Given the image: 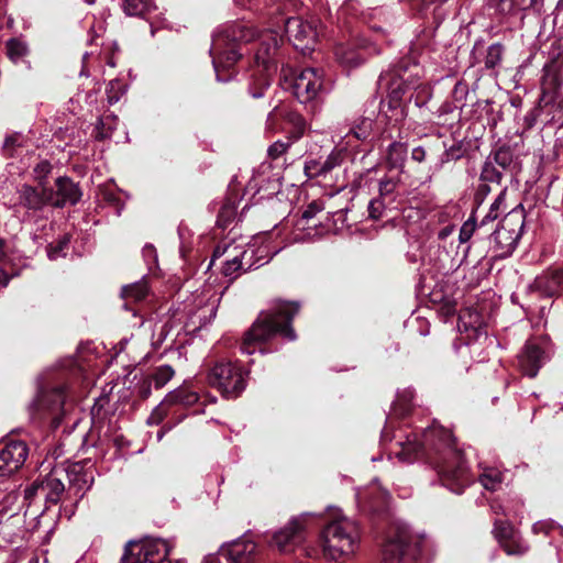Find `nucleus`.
<instances>
[{"mask_svg": "<svg viewBox=\"0 0 563 563\" xmlns=\"http://www.w3.org/2000/svg\"><path fill=\"white\" fill-rule=\"evenodd\" d=\"M421 437L422 440L415 433L407 435L405 440L400 439L397 442L400 450L395 452L397 459L405 463H412L423 449L429 448L432 451V463L441 484L454 494H462L472 483V476L451 432L442 427L432 426L424 429Z\"/></svg>", "mask_w": 563, "mask_h": 563, "instance_id": "f257e3e1", "label": "nucleus"}, {"mask_svg": "<svg viewBox=\"0 0 563 563\" xmlns=\"http://www.w3.org/2000/svg\"><path fill=\"white\" fill-rule=\"evenodd\" d=\"M423 68L409 58H402L390 69L382 73L379 85L388 91L390 103L394 107L401 101L406 93H409V101L415 106L422 108L431 98V87L422 80Z\"/></svg>", "mask_w": 563, "mask_h": 563, "instance_id": "f03ea898", "label": "nucleus"}, {"mask_svg": "<svg viewBox=\"0 0 563 563\" xmlns=\"http://www.w3.org/2000/svg\"><path fill=\"white\" fill-rule=\"evenodd\" d=\"M299 311L296 302L278 301L274 307L260 314L252 328L245 333L240 350L243 354H253L257 346L279 334L288 341L296 340L291 321Z\"/></svg>", "mask_w": 563, "mask_h": 563, "instance_id": "7ed1b4c3", "label": "nucleus"}, {"mask_svg": "<svg viewBox=\"0 0 563 563\" xmlns=\"http://www.w3.org/2000/svg\"><path fill=\"white\" fill-rule=\"evenodd\" d=\"M256 35V31L243 22L225 25L213 33L210 54L218 81L227 82L232 79L231 73L223 76L222 71L230 70L241 58L240 44L253 41Z\"/></svg>", "mask_w": 563, "mask_h": 563, "instance_id": "20e7f679", "label": "nucleus"}, {"mask_svg": "<svg viewBox=\"0 0 563 563\" xmlns=\"http://www.w3.org/2000/svg\"><path fill=\"white\" fill-rule=\"evenodd\" d=\"M361 531L357 522L345 516L334 517L321 532L323 554L330 560L350 555L357 549Z\"/></svg>", "mask_w": 563, "mask_h": 563, "instance_id": "39448f33", "label": "nucleus"}, {"mask_svg": "<svg viewBox=\"0 0 563 563\" xmlns=\"http://www.w3.org/2000/svg\"><path fill=\"white\" fill-rule=\"evenodd\" d=\"M73 401L70 393L64 385L40 388L35 399L29 406V412L33 420H42L48 416L56 420Z\"/></svg>", "mask_w": 563, "mask_h": 563, "instance_id": "423d86ee", "label": "nucleus"}, {"mask_svg": "<svg viewBox=\"0 0 563 563\" xmlns=\"http://www.w3.org/2000/svg\"><path fill=\"white\" fill-rule=\"evenodd\" d=\"M525 228L522 210L514 209L506 214L492 235V249L497 257H507L516 250Z\"/></svg>", "mask_w": 563, "mask_h": 563, "instance_id": "0eeeda50", "label": "nucleus"}, {"mask_svg": "<svg viewBox=\"0 0 563 563\" xmlns=\"http://www.w3.org/2000/svg\"><path fill=\"white\" fill-rule=\"evenodd\" d=\"M245 373L232 362H219L208 373V382L227 398L238 397L246 386Z\"/></svg>", "mask_w": 563, "mask_h": 563, "instance_id": "6e6552de", "label": "nucleus"}, {"mask_svg": "<svg viewBox=\"0 0 563 563\" xmlns=\"http://www.w3.org/2000/svg\"><path fill=\"white\" fill-rule=\"evenodd\" d=\"M224 255L225 260L222 264V274L231 280L235 279L242 273L262 265H256V263L253 262V251L250 252L243 245L224 244L218 245L214 249L209 267L213 265L217 258Z\"/></svg>", "mask_w": 563, "mask_h": 563, "instance_id": "1a4fd4ad", "label": "nucleus"}, {"mask_svg": "<svg viewBox=\"0 0 563 563\" xmlns=\"http://www.w3.org/2000/svg\"><path fill=\"white\" fill-rule=\"evenodd\" d=\"M170 551L167 541L159 538L131 540L125 545L123 563H162Z\"/></svg>", "mask_w": 563, "mask_h": 563, "instance_id": "9d476101", "label": "nucleus"}, {"mask_svg": "<svg viewBox=\"0 0 563 563\" xmlns=\"http://www.w3.org/2000/svg\"><path fill=\"white\" fill-rule=\"evenodd\" d=\"M260 46L255 52V62L267 75L262 79L258 88H250L253 98H261L264 96V91L269 87V80L267 76L273 69H275V56L277 55L279 44L283 42V37L273 30H267L258 35Z\"/></svg>", "mask_w": 563, "mask_h": 563, "instance_id": "9b49d317", "label": "nucleus"}, {"mask_svg": "<svg viewBox=\"0 0 563 563\" xmlns=\"http://www.w3.org/2000/svg\"><path fill=\"white\" fill-rule=\"evenodd\" d=\"M319 515L303 512L290 519V521L274 534L273 542L282 552H289L294 547L305 540L307 531L316 526Z\"/></svg>", "mask_w": 563, "mask_h": 563, "instance_id": "f8f14e48", "label": "nucleus"}, {"mask_svg": "<svg viewBox=\"0 0 563 563\" xmlns=\"http://www.w3.org/2000/svg\"><path fill=\"white\" fill-rule=\"evenodd\" d=\"M286 89H291L299 102L312 101L322 88V73L316 68H306L301 71H291V78L285 75Z\"/></svg>", "mask_w": 563, "mask_h": 563, "instance_id": "ddd939ff", "label": "nucleus"}, {"mask_svg": "<svg viewBox=\"0 0 563 563\" xmlns=\"http://www.w3.org/2000/svg\"><path fill=\"white\" fill-rule=\"evenodd\" d=\"M285 32L292 45L302 52L311 49L318 36L316 26L301 18H288Z\"/></svg>", "mask_w": 563, "mask_h": 563, "instance_id": "4468645a", "label": "nucleus"}, {"mask_svg": "<svg viewBox=\"0 0 563 563\" xmlns=\"http://www.w3.org/2000/svg\"><path fill=\"white\" fill-rule=\"evenodd\" d=\"M65 492V485L55 473L48 474L42 481H35L25 489V498L31 499L36 495L44 497L46 504L56 505L60 501Z\"/></svg>", "mask_w": 563, "mask_h": 563, "instance_id": "2eb2a0df", "label": "nucleus"}, {"mask_svg": "<svg viewBox=\"0 0 563 563\" xmlns=\"http://www.w3.org/2000/svg\"><path fill=\"white\" fill-rule=\"evenodd\" d=\"M220 552L229 563H260L257 545L247 538L236 539L222 545Z\"/></svg>", "mask_w": 563, "mask_h": 563, "instance_id": "dca6fc26", "label": "nucleus"}, {"mask_svg": "<svg viewBox=\"0 0 563 563\" xmlns=\"http://www.w3.org/2000/svg\"><path fill=\"white\" fill-rule=\"evenodd\" d=\"M27 446L23 441H10L0 449V477L10 476L25 462Z\"/></svg>", "mask_w": 563, "mask_h": 563, "instance_id": "f3484780", "label": "nucleus"}, {"mask_svg": "<svg viewBox=\"0 0 563 563\" xmlns=\"http://www.w3.org/2000/svg\"><path fill=\"white\" fill-rule=\"evenodd\" d=\"M410 532L406 527H396L393 530L384 545L383 560L385 563H398L404 558L407 547L410 542Z\"/></svg>", "mask_w": 563, "mask_h": 563, "instance_id": "a211bd4d", "label": "nucleus"}, {"mask_svg": "<svg viewBox=\"0 0 563 563\" xmlns=\"http://www.w3.org/2000/svg\"><path fill=\"white\" fill-rule=\"evenodd\" d=\"M563 288V271L550 268L538 275L528 286L529 292H537L540 297L556 296Z\"/></svg>", "mask_w": 563, "mask_h": 563, "instance_id": "6ab92c4d", "label": "nucleus"}, {"mask_svg": "<svg viewBox=\"0 0 563 563\" xmlns=\"http://www.w3.org/2000/svg\"><path fill=\"white\" fill-rule=\"evenodd\" d=\"M47 201L56 208H63L66 205H76L81 198V191L77 184L68 177L56 179V191H47Z\"/></svg>", "mask_w": 563, "mask_h": 563, "instance_id": "aec40b11", "label": "nucleus"}, {"mask_svg": "<svg viewBox=\"0 0 563 563\" xmlns=\"http://www.w3.org/2000/svg\"><path fill=\"white\" fill-rule=\"evenodd\" d=\"M338 63L344 68L352 69L362 65L371 54L369 47L362 43L356 46L355 44H339L334 49Z\"/></svg>", "mask_w": 563, "mask_h": 563, "instance_id": "412c9836", "label": "nucleus"}, {"mask_svg": "<svg viewBox=\"0 0 563 563\" xmlns=\"http://www.w3.org/2000/svg\"><path fill=\"white\" fill-rule=\"evenodd\" d=\"M344 157L343 150H333L324 161L309 159L305 162V174L309 178H325L335 167H339Z\"/></svg>", "mask_w": 563, "mask_h": 563, "instance_id": "4be33fe9", "label": "nucleus"}, {"mask_svg": "<svg viewBox=\"0 0 563 563\" xmlns=\"http://www.w3.org/2000/svg\"><path fill=\"white\" fill-rule=\"evenodd\" d=\"M47 194L48 192L44 189L40 191L30 185H21L16 190V205L29 211H40L46 205H49L47 201Z\"/></svg>", "mask_w": 563, "mask_h": 563, "instance_id": "5701e85b", "label": "nucleus"}, {"mask_svg": "<svg viewBox=\"0 0 563 563\" xmlns=\"http://www.w3.org/2000/svg\"><path fill=\"white\" fill-rule=\"evenodd\" d=\"M543 364L542 350L532 343H527L519 355V366L522 373L529 377H536Z\"/></svg>", "mask_w": 563, "mask_h": 563, "instance_id": "b1692460", "label": "nucleus"}, {"mask_svg": "<svg viewBox=\"0 0 563 563\" xmlns=\"http://www.w3.org/2000/svg\"><path fill=\"white\" fill-rule=\"evenodd\" d=\"M374 121L371 118H358L353 122V124L349 128L347 132L344 133L343 130L338 132V136L345 137L352 135L357 141H364L368 139L373 131Z\"/></svg>", "mask_w": 563, "mask_h": 563, "instance_id": "393cba45", "label": "nucleus"}, {"mask_svg": "<svg viewBox=\"0 0 563 563\" xmlns=\"http://www.w3.org/2000/svg\"><path fill=\"white\" fill-rule=\"evenodd\" d=\"M198 399L199 396L196 391H191L186 388H177L166 395L164 398V404H183L185 406H191L196 404Z\"/></svg>", "mask_w": 563, "mask_h": 563, "instance_id": "a878e982", "label": "nucleus"}, {"mask_svg": "<svg viewBox=\"0 0 563 563\" xmlns=\"http://www.w3.org/2000/svg\"><path fill=\"white\" fill-rule=\"evenodd\" d=\"M407 148L400 142H393L388 146L387 162L393 168H402L406 162Z\"/></svg>", "mask_w": 563, "mask_h": 563, "instance_id": "bb28decb", "label": "nucleus"}, {"mask_svg": "<svg viewBox=\"0 0 563 563\" xmlns=\"http://www.w3.org/2000/svg\"><path fill=\"white\" fill-rule=\"evenodd\" d=\"M503 473L494 467H486L479 475V482L487 490H496L503 483Z\"/></svg>", "mask_w": 563, "mask_h": 563, "instance_id": "cd10ccee", "label": "nucleus"}, {"mask_svg": "<svg viewBox=\"0 0 563 563\" xmlns=\"http://www.w3.org/2000/svg\"><path fill=\"white\" fill-rule=\"evenodd\" d=\"M147 294H148V287H147L146 283H144V282H139V283H134L132 285L124 286L121 291L122 297L126 301L128 300L141 301V300L145 299Z\"/></svg>", "mask_w": 563, "mask_h": 563, "instance_id": "c85d7f7f", "label": "nucleus"}, {"mask_svg": "<svg viewBox=\"0 0 563 563\" xmlns=\"http://www.w3.org/2000/svg\"><path fill=\"white\" fill-rule=\"evenodd\" d=\"M415 394L410 388L404 389L397 394V398L394 402V411L399 416H406L409 413L411 409V404L413 400Z\"/></svg>", "mask_w": 563, "mask_h": 563, "instance_id": "c756f323", "label": "nucleus"}, {"mask_svg": "<svg viewBox=\"0 0 563 563\" xmlns=\"http://www.w3.org/2000/svg\"><path fill=\"white\" fill-rule=\"evenodd\" d=\"M493 162L497 167H499L501 170L508 169L514 161V152L510 146H500L497 148L494 154L492 155ZM490 158V156H488Z\"/></svg>", "mask_w": 563, "mask_h": 563, "instance_id": "7c9ffc66", "label": "nucleus"}, {"mask_svg": "<svg viewBox=\"0 0 563 563\" xmlns=\"http://www.w3.org/2000/svg\"><path fill=\"white\" fill-rule=\"evenodd\" d=\"M236 218V206L233 201H227L222 205L218 219L217 224L218 227L225 229L228 228Z\"/></svg>", "mask_w": 563, "mask_h": 563, "instance_id": "2f4dec72", "label": "nucleus"}, {"mask_svg": "<svg viewBox=\"0 0 563 563\" xmlns=\"http://www.w3.org/2000/svg\"><path fill=\"white\" fill-rule=\"evenodd\" d=\"M27 51L26 44L18 38H11L7 42L8 57L14 63L22 60L26 56Z\"/></svg>", "mask_w": 563, "mask_h": 563, "instance_id": "473e14b6", "label": "nucleus"}, {"mask_svg": "<svg viewBox=\"0 0 563 563\" xmlns=\"http://www.w3.org/2000/svg\"><path fill=\"white\" fill-rule=\"evenodd\" d=\"M319 212H321V208L316 202L310 203L302 212V217L298 221L297 227L302 230L317 229V222H314L313 219Z\"/></svg>", "mask_w": 563, "mask_h": 563, "instance_id": "72a5a7b5", "label": "nucleus"}, {"mask_svg": "<svg viewBox=\"0 0 563 563\" xmlns=\"http://www.w3.org/2000/svg\"><path fill=\"white\" fill-rule=\"evenodd\" d=\"M504 55V46L500 43H494L488 46L485 56V67L487 69H495L500 65Z\"/></svg>", "mask_w": 563, "mask_h": 563, "instance_id": "f704fd0d", "label": "nucleus"}, {"mask_svg": "<svg viewBox=\"0 0 563 563\" xmlns=\"http://www.w3.org/2000/svg\"><path fill=\"white\" fill-rule=\"evenodd\" d=\"M503 170L499 169L490 158H487L481 172V179L485 183L499 184Z\"/></svg>", "mask_w": 563, "mask_h": 563, "instance_id": "c9c22d12", "label": "nucleus"}, {"mask_svg": "<svg viewBox=\"0 0 563 563\" xmlns=\"http://www.w3.org/2000/svg\"><path fill=\"white\" fill-rule=\"evenodd\" d=\"M27 144V137L20 132H14L8 135L3 142V150L10 156H13L16 148L24 147Z\"/></svg>", "mask_w": 563, "mask_h": 563, "instance_id": "e433bc0d", "label": "nucleus"}, {"mask_svg": "<svg viewBox=\"0 0 563 563\" xmlns=\"http://www.w3.org/2000/svg\"><path fill=\"white\" fill-rule=\"evenodd\" d=\"M175 371L169 365L158 366L152 375V380L156 388L164 387L174 376Z\"/></svg>", "mask_w": 563, "mask_h": 563, "instance_id": "4c0bfd02", "label": "nucleus"}, {"mask_svg": "<svg viewBox=\"0 0 563 563\" xmlns=\"http://www.w3.org/2000/svg\"><path fill=\"white\" fill-rule=\"evenodd\" d=\"M123 10L130 16H142L150 9L144 0H124Z\"/></svg>", "mask_w": 563, "mask_h": 563, "instance_id": "58836bf2", "label": "nucleus"}, {"mask_svg": "<svg viewBox=\"0 0 563 563\" xmlns=\"http://www.w3.org/2000/svg\"><path fill=\"white\" fill-rule=\"evenodd\" d=\"M495 537L499 540L500 543L512 538V527L508 521L496 520L494 526Z\"/></svg>", "mask_w": 563, "mask_h": 563, "instance_id": "ea45409f", "label": "nucleus"}, {"mask_svg": "<svg viewBox=\"0 0 563 563\" xmlns=\"http://www.w3.org/2000/svg\"><path fill=\"white\" fill-rule=\"evenodd\" d=\"M501 547L508 555H521L528 551V545L514 537L501 543Z\"/></svg>", "mask_w": 563, "mask_h": 563, "instance_id": "a19ab883", "label": "nucleus"}, {"mask_svg": "<svg viewBox=\"0 0 563 563\" xmlns=\"http://www.w3.org/2000/svg\"><path fill=\"white\" fill-rule=\"evenodd\" d=\"M463 156V147L460 142H453L451 145L444 143V153L442 154V163L456 161Z\"/></svg>", "mask_w": 563, "mask_h": 563, "instance_id": "79ce46f5", "label": "nucleus"}, {"mask_svg": "<svg viewBox=\"0 0 563 563\" xmlns=\"http://www.w3.org/2000/svg\"><path fill=\"white\" fill-rule=\"evenodd\" d=\"M505 203V192L501 191L498 197L495 199V201L492 203L489 211L486 213V216L482 220V225L486 224L488 221H493L497 219L499 214L500 208Z\"/></svg>", "mask_w": 563, "mask_h": 563, "instance_id": "37998d69", "label": "nucleus"}, {"mask_svg": "<svg viewBox=\"0 0 563 563\" xmlns=\"http://www.w3.org/2000/svg\"><path fill=\"white\" fill-rule=\"evenodd\" d=\"M398 185V180L391 177H385L379 180V196L380 197H389L394 194Z\"/></svg>", "mask_w": 563, "mask_h": 563, "instance_id": "c03bdc74", "label": "nucleus"}, {"mask_svg": "<svg viewBox=\"0 0 563 563\" xmlns=\"http://www.w3.org/2000/svg\"><path fill=\"white\" fill-rule=\"evenodd\" d=\"M475 228H476V222L473 218H470L468 220H466L460 229V234H459L460 242L461 243L467 242L472 238V235L475 231Z\"/></svg>", "mask_w": 563, "mask_h": 563, "instance_id": "a18cd8bd", "label": "nucleus"}, {"mask_svg": "<svg viewBox=\"0 0 563 563\" xmlns=\"http://www.w3.org/2000/svg\"><path fill=\"white\" fill-rule=\"evenodd\" d=\"M69 239L67 236L60 239L55 246L51 244L47 251L49 260H57L59 256H62L63 251L67 249Z\"/></svg>", "mask_w": 563, "mask_h": 563, "instance_id": "49530a36", "label": "nucleus"}, {"mask_svg": "<svg viewBox=\"0 0 563 563\" xmlns=\"http://www.w3.org/2000/svg\"><path fill=\"white\" fill-rule=\"evenodd\" d=\"M164 400L154 408V410L151 412V415L148 416L147 418V424L150 426H155V424H158L163 419H164V416H165V410L163 408L164 406Z\"/></svg>", "mask_w": 563, "mask_h": 563, "instance_id": "de8ad7c7", "label": "nucleus"}, {"mask_svg": "<svg viewBox=\"0 0 563 563\" xmlns=\"http://www.w3.org/2000/svg\"><path fill=\"white\" fill-rule=\"evenodd\" d=\"M289 145V142L277 141L268 147V155L277 158L288 150Z\"/></svg>", "mask_w": 563, "mask_h": 563, "instance_id": "09e8293b", "label": "nucleus"}, {"mask_svg": "<svg viewBox=\"0 0 563 563\" xmlns=\"http://www.w3.org/2000/svg\"><path fill=\"white\" fill-rule=\"evenodd\" d=\"M51 172V164L48 162H41L34 167L35 178L41 180L46 177Z\"/></svg>", "mask_w": 563, "mask_h": 563, "instance_id": "8fccbe9b", "label": "nucleus"}, {"mask_svg": "<svg viewBox=\"0 0 563 563\" xmlns=\"http://www.w3.org/2000/svg\"><path fill=\"white\" fill-rule=\"evenodd\" d=\"M384 206L379 200H372L368 205V212L373 219L380 218Z\"/></svg>", "mask_w": 563, "mask_h": 563, "instance_id": "3c124183", "label": "nucleus"}, {"mask_svg": "<svg viewBox=\"0 0 563 563\" xmlns=\"http://www.w3.org/2000/svg\"><path fill=\"white\" fill-rule=\"evenodd\" d=\"M553 526L554 525L552 521L541 520V521L536 522L532 526V531L534 533H539V532L549 533V531L553 528Z\"/></svg>", "mask_w": 563, "mask_h": 563, "instance_id": "603ef678", "label": "nucleus"}, {"mask_svg": "<svg viewBox=\"0 0 563 563\" xmlns=\"http://www.w3.org/2000/svg\"><path fill=\"white\" fill-rule=\"evenodd\" d=\"M426 156H427V152H426V148L423 146L413 147L412 151H411V159L417 162V163L424 162Z\"/></svg>", "mask_w": 563, "mask_h": 563, "instance_id": "864d4df0", "label": "nucleus"}, {"mask_svg": "<svg viewBox=\"0 0 563 563\" xmlns=\"http://www.w3.org/2000/svg\"><path fill=\"white\" fill-rule=\"evenodd\" d=\"M110 119V117H104V118H101L99 121H98V125H97V133H96V137L97 139H106L108 136H110V133L109 132H104L103 130L100 129V126H104L106 125V121H108Z\"/></svg>", "mask_w": 563, "mask_h": 563, "instance_id": "5fc2aeb1", "label": "nucleus"}, {"mask_svg": "<svg viewBox=\"0 0 563 563\" xmlns=\"http://www.w3.org/2000/svg\"><path fill=\"white\" fill-rule=\"evenodd\" d=\"M539 113H540V111L538 109H533L531 112H529L525 117V121H526L528 128H532L534 125Z\"/></svg>", "mask_w": 563, "mask_h": 563, "instance_id": "6e6d98bb", "label": "nucleus"}, {"mask_svg": "<svg viewBox=\"0 0 563 563\" xmlns=\"http://www.w3.org/2000/svg\"><path fill=\"white\" fill-rule=\"evenodd\" d=\"M467 85L466 84H463L461 81H459L455 86H454V89H453V93L454 96L457 98V96H460L461 98H463L466 93H467Z\"/></svg>", "mask_w": 563, "mask_h": 563, "instance_id": "4d7b16f0", "label": "nucleus"}, {"mask_svg": "<svg viewBox=\"0 0 563 563\" xmlns=\"http://www.w3.org/2000/svg\"><path fill=\"white\" fill-rule=\"evenodd\" d=\"M143 254L145 257H151L153 258V262H156V251L152 245H146L143 249Z\"/></svg>", "mask_w": 563, "mask_h": 563, "instance_id": "13d9d810", "label": "nucleus"}, {"mask_svg": "<svg viewBox=\"0 0 563 563\" xmlns=\"http://www.w3.org/2000/svg\"><path fill=\"white\" fill-rule=\"evenodd\" d=\"M9 282L10 276L3 269H0V288H5Z\"/></svg>", "mask_w": 563, "mask_h": 563, "instance_id": "bf43d9fd", "label": "nucleus"}, {"mask_svg": "<svg viewBox=\"0 0 563 563\" xmlns=\"http://www.w3.org/2000/svg\"><path fill=\"white\" fill-rule=\"evenodd\" d=\"M239 5L243 8H250L252 9L254 5H256L258 0H234Z\"/></svg>", "mask_w": 563, "mask_h": 563, "instance_id": "052dcab7", "label": "nucleus"}, {"mask_svg": "<svg viewBox=\"0 0 563 563\" xmlns=\"http://www.w3.org/2000/svg\"><path fill=\"white\" fill-rule=\"evenodd\" d=\"M353 7V3H352V0L345 2L341 8H340V15H344L346 13L350 12V9Z\"/></svg>", "mask_w": 563, "mask_h": 563, "instance_id": "680f3d73", "label": "nucleus"}, {"mask_svg": "<svg viewBox=\"0 0 563 563\" xmlns=\"http://www.w3.org/2000/svg\"><path fill=\"white\" fill-rule=\"evenodd\" d=\"M555 91H543V100L551 101L554 98Z\"/></svg>", "mask_w": 563, "mask_h": 563, "instance_id": "e2e57ef3", "label": "nucleus"}, {"mask_svg": "<svg viewBox=\"0 0 563 563\" xmlns=\"http://www.w3.org/2000/svg\"><path fill=\"white\" fill-rule=\"evenodd\" d=\"M452 229L450 228H444L442 229L440 232H439V238L440 239H445L450 233H451Z\"/></svg>", "mask_w": 563, "mask_h": 563, "instance_id": "0e129e2a", "label": "nucleus"}, {"mask_svg": "<svg viewBox=\"0 0 563 563\" xmlns=\"http://www.w3.org/2000/svg\"><path fill=\"white\" fill-rule=\"evenodd\" d=\"M207 308L210 311V317H214L216 316V311H217V307H216L214 302L211 303L210 306H208Z\"/></svg>", "mask_w": 563, "mask_h": 563, "instance_id": "69168bd1", "label": "nucleus"}, {"mask_svg": "<svg viewBox=\"0 0 563 563\" xmlns=\"http://www.w3.org/2000/svg\"><path fill=\"white\" fill-rule=\"evenodd\" d=\"M202 563H220V562L217 558L209 556V558H206Z\"/></svg>", "mask_w": 563, "mask_h": 563, "instance_id": "338daca9", "label": "nucleus"}, {"mask_svg": "<svg viewBox=\"0 0 563 563\" xmlns=\"http://www.w3.org/2000/svg\"><path fill=\"white\" fill-rule=\"evenodd\" d=\"M454 312H455L454 307H451V306H450V307H446V308H445V316L454 314Z\"/></svg>", "mask_w": 563, "mask_h": 563, "instance_id": "774afa93", "label": "nucleus"}]
</instances>
